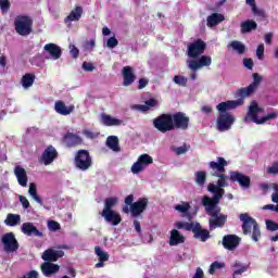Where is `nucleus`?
<instances>
[{
	"label": "nucleus",
	"instance_id": "nucleus-1",
	"mask_svg": "<svg viewBox=\"0 0 278 278\" xmlns=\"http://www.w3.org/2000/svg\"><path fill=\"white\" fill-rule=\"evenodd\" d=\"M225 166H227V161L220 156L217 157V161L208 163L212 177H218L217 184L211 182L207 186L208 192L214 194L213 198L208 195L202 198V205H204L206 214L211 216L208 219L211 231L217 227H224L227 223V215L220 214V206H218L220 199L225 197V188L229 186L227 175H225Z\"/></svg>",
	"mask_w": 278,
	"mask_h": 278
},
{
	"label": "nucleus",
	"instance_id": "nucleus-2",
	"mask_svg": "<svg viewBox=\"0 0 278 278\" xmlns=\"http://www.w3.org/2000/svg\"><path fill=\"white\" fill-rule=\"evenodd\" d=\"M240 105H242V100H230L217 104L216 110H218L219 116L217 117L216 127L218 131L231 129V125L236 123V117L227 112H229V110H236V108H240Z\"/></svg>",
	"mask_w": 278,
	"mask_h": 278
},
{
	"label": "nucleus",
	"instance_id": "nucleus-3",
	"mask_svg": "<svg viewBox=\"0 0 278 278\" xmlns=\"http://www.w3.org/2000/svg\"><path fill=\"white\" fill-rule=\"evenodd\" d=\"M264 112V109L257 105V102L252 101L248 114L244 117V123H255L256 125H264L266 121H273V118H277V113L273 112L267 114L266 116L260 118V114Z\"/></svg>",
	"mask_w": 278,
	"mask_h": 278
},
{
	"label": "nucleus",
	"instance_id": "nucleus-4",
	"mask_svg": "<svg viewBox=\"0 0 278 278\" xmlns=\"http://www.w3.org/2000/svg\"><path fill=\"white\" fill-rule=\"evenodd\" d=\"M239 218L242 223V230L244 236L252 233V240L254 242H260V238H262V231L260 230V225L257 222L247 213L240 214Z\"/></svg>",
	"mask_w": 278,
	"mask_h": 278
},
{
	"label": "nucleus",
	"instance_id": "nucleus-5",
	"mask_svg": "<svg viewBox=\"0 0 278 278\" xmlns=\"http://www.w3.org/2000/svg\"><path fill=\"white\" fill-rule=\"evenodd\" d=\"M153 127L161 131V134H166V131H173V115L162 114L153 119Z\"/></svg>",
	"mask_w": 278,
	"mask_h": 278
},
{
	"label": "nucleus",
	"instance_id": "nucleus-6",
	"mask_svg": "<svg viewBox=\"0 0 278 278\" xmlns=\"http://www.w3.org/2000/svg\"><path fill=\"white\" fill-rule=\"evenodd\" d=\"M14 25L15 31L20 36H29L31 34L33 22L31 18H29V16L18 15L14 21Z\"/></svg>",
	"mask_w": 278,
	"mask_h": 278
},
{
	"label": "nucleus",
	"instance_id": "nucleus-7",
	"mask_svg": "<svg viewBox=\"0 0 278 278\" xmlns=\"http://www.w3.org/2000/svg\"><path fill=\"white\" fill-rule=\"evenodd\" d=\"M205 49H207V43H205L203 39H197L188 45L187 55L192 60H197V58H200V55L205 53Z\"/></svg>",
	"mask_w": 278,
	"mask_h": 278
},
{
	"label": "nucleus",
	"instance_id": "nucleus-8",
	"mask_svg": "<svg viewBox=\"0 0 278 278\" xmlns=\"http://www.w3.org/2000/svg\"><path fill=\"white\" fill-rule=\"evenodd\" d=\"M150 164H153V157L147 153L141 154L137 159V162L131 165L130 172L132 175H140Z\"/></svg>",
	"mask_w": 278,
	"mask_h": 278
},
{
	"label": "nucleus",
	"instance_id": "nucleus-9",
	"mask_svg": "<svg viewBox=\"0 0 278 278\" xmlns=\"http://www.w3.org/2000/svg\"><path fill=\"white\" fill-rule=\"evenodd\" d=\"M75 166L79 170H88L92 166V159H90V153L86 150H79L75 156Z\"/></svg>",
	"mask_w": 278,
	"mask_h": 278
},
{
	"label": "nucleus",
	"instance_id": "nucleus-10",
	"mask_svg": "<svg viewBox=\"0 0 278 278\" xmlns=\"http://www.w3.org/2000/svg\"><path fill=\"white\" fill-rule=\"evenodd\" d=\"M2 244L5 253H14L18 251V241L14 236V232H7L2 236Z\"/></svg>",
	"mask_w": 278,
	"mask_h": 278
},
{
	"label": "nucleus",
	"instance_id": "nucleus-11",
	"mask_svg": "<svg viewBox=\"0 0 278 278\" xmlns=\"http://www.w3.org/2000/svg\"><path fill=\"white\" fill-rule=\"evenodd\" d=\"M187 65L190 71H201L204 66H212V56L202 55L198 60H188Z\"/></svg>",
	"mask_w": 278,
	"mask_h": 278
},
{
	"label": "nucleus",
	"instance_id": "nucleus-12",
	"mask_svg": "<svg viewBox=\"0 0 278 278\" xmlns=\"http://www.w3.org/2000/svg\"><path fill=\"white\" fill-rule=\"evenodd\" d=\"M172 123L174 125V129L186 130L190 124V117L186 116L185 113L178 112L172 115Z\"/></svg>",
	"mask_w": 278,
	"mask_h": 278
},
{
	"label": "nucleus",
	"instance_id": "nucleus-13",
	"mask_svg": "<svg viewBox=\"0 0 278 278\" xmlns=\"http://www.w3.org/2000/svg\"><path fill=\"white\" fill-rule=\"evenodd\" d=\"M58 157V150L53 148V146H49L41 154L39 162L45 166H49L53 164L55 159Z\"/></svg>",
	"mask_w": 278,
	"mask_h": 278
},
{
	"label": "nucleus",
	"instance_id": "nucleus-14",
	"mask_svg": "<svg viewBox=\"0 0 278 278\" xmlns=\"http://www.w3.org/2000/svg\"><path fill=\"white\" fill-rule=\"evenodd\" d=\"M222 244L227 251H236L240 244V237L236 235H226L223 238Z\"/></svg>",
	"mask_w": 278,
	"mask_h": 278
},
{
	"label": "nucleus",
	"instance_id": "nucleus-15",
	"mask_svg": "<svg viewBox=\"0 0 278 278\" xmlns=\"http://www.w3.org/2000/svg\"><path fill=\"white\" fill-rule=\"evenodd\" d=\"M230 181H237L241 188H250L251 178L240 172H230Z\"/></svg>",
	"mask_w": 278,
	"mask_h": 278
},
{
	"label": "nucleus",
	"instance_id": "nucleus-16",
	"mask_svg": "<svg viewBox=\"0 0 278 278\" xmlns=\"http://www.w3.org/2000/svg\"><path fill=\"white\" fill-rule=\"evenodd\" d=\"M147 205H149V200L141 198L130 205V213L132 216H140L147 210Z\"/></svg>",
	"mask_w": 278,
	"mask_h": 278
},
{
	"label": "nucleus",
	"instance_id": "nucleus-17",
	"mask_svg": "<svg viewBox=\"0 0 278 278\" xmlns=\"http://www.w3.org/2000/svg\"><path fill=\"white\" fill-rule=\"evenodd\" d=\"M41 257L45 262H58L60 257H64V251L48 249L42 253Z\"/></svg>",
	"mask_w": 278,
	"mask_h": 278
},
{
	"label": "nucleus",
	"instance_id": "nucleus-18",
	"mask_svg": "<svg viewBox=\"0 0 278 278\" xmlns=\"http://www.w3.org/2000/svg\"><path fill=\"white\" fill-rule=\"evenodd\" d=\"M101 216L106 223H111L114 227H116V225H121V214L116 211H102Z\"/></svg>",
	"mask_w": 278,
	"mask_h": 278
},
{
	"label": "nucleus",
	"instance_id": "nucleus-19",
	"mask_svg": "<svg viewBox=\"0 0 278 278\" xmlns=\"http://www.w3.org/2000/svg\"><path fill=\"white\" fill-rule=\"evenodd\" d=\"M122 75L124 77L123 86H131L136 81V74H134V67L131 66H124Z\"/></svg>",
	"mask_w": 278,
	"mask_h": 278
},
{
	"label": "nucleus",
	"instance_id": "nucleus-20",
	"mask_svg": "<svg viewBox=\"0 0 278 278\" xmlns=\"http://www.w3.org/2000/svg\"><path fill=\"white\" fill-rule=\"evenodd\" d=\"M22 233H24V236H36L37 238H42L43 236L42 232L29 222L22 224Z\"/></svg>",
	"mask_w": 278,
	"mask_h": 278
},
{
	"label": "nucleus",
	"instance_id": "nucleus-21",
	"mask_svg": "<svg viewBox=\"0 0 278 278\" xmlns=\"http://www.w3.org/2000/svg\"><path fill=\"white\" fill-rule=\"evenodd\" d=\"M14 175L20 186H22V188H27L28 178H27V172L25 170V168H23L21 165L15 166Z\"/></svg>",
	"mask_w": 278,
	"mask_h": 278
},
{
	"label": "nucleus",
	"instance_id": "nucleus-22",
	"mask_svg": "<svg viewBox=\"0 0 278 278\" xmlns=\"http://www.w3.org/2000/svg\"><path fill=\"white\" fill-rule=\"evenodd\" d=\"M54 110L56 114H61V116H68V114H73L75 111V105L66 106L63 101H56L54 103Z\"/></svg>",
	"mask_w": 278,
	"mask_h": 278
},
{
	"label": "nucleus",
	"instance_id": "nucleus-23",
	"mask_svg": "<svg viewBox=\"0 0 278 278\" xmlns=\"http://www.w3.org/2000/svg\"><path fill=\"white\" fill-rule=\"evenodd\" d=\"M43 51L49 53L52 60H60L62 58V48L55 43H48L43 47Z\"/></svg>",
	"mask_w": 278,
	"mask_h": 278
},
{
	"label": "nucleus",
	"instance_id": "nucleus-24",
	"mask_svg": "<svg viewBox=\"0 0 278 278\" xmlns=\"http://www.w3.org/2000/svg\"><path fill=\"white\" fill-rule=\"evenodd\" d=\"M100 122L105 127H121V125H123V119H118L116 117L105 114L101 115Z\"/></svg>",
	"mask_w": 278,
	"mask_h": 278
},
{
	"label": "nucleus",
	"instance_id": "nucleus-25",
	"mask_svg": "<svg viewBox=\"0 0 278 278\" xmlns=\"http://www.w3.org/2000/svg\"><path fill=\"white\" fill-rule=\"evenodd\" d=\"M81 137L73 132H67L63 137V143L65 147H77V144H81Z\"/></svg>",
	"mask_w": 278,
	"mask_h": 278
},
{
	"label": "nucleus",
	"instance_id": "nucleus-26",
	"mask_svg": "<svg viewBox=\"0 0 278 278\" xmlns=\"http://www.w3.org/2000/svg\"><path fill=\"white\" fill-rule=\"evenodd\" d=\"M192 231L194 232V238L201 240V242H205L210 239V231H207V229H203L199 223H195Z\"/></svg>",
	"mask_w": 278,
	"mask_h": 278
},
{
	"label": "nucleus",
	"instance_id": "nucleus-27",
	"mask_svg": "<svg viewBox=\"0 0 278 278\" xmlns=\"http://www.w3.org/2000/svg\"><path fill=\"white\" fill-rule=\"evenodd\" d=\"M84 15V8L76 5L74 10L65 17V23H73L79 21Z\"/></svg>",
	"mask_w": 278,
	"mask_h": 278
},
{
	"label": "nucleus",
	"instance_id": "nucleus-28",
	"mask_svg": "<svg viewBox=\"0 0 278 278\" xmlns=\"http://www.w3.org/2000/svg\"><path fill=\"white\" fill-rule=\"evenodd\" d=\"M59 270L60 265L51 262H46L41 265V271L43 273L45 277H51V275H55V273H59Z\"/></svg>",
	"mask_w": 278,
	"mask_h": 278
},
{
	"label": "nucleus",
	"instance_id": "nucleus-29",
	"mask_svg": "<svg viewBox=\"0 0 278 278\" xmlns=\"http://www.w3.org/2000/svg\"><path fill=\"white\" fill-rule=\"evenodd\" d=\"M185 241H186V238L184 237V235H181V232H179V230L173 229L170 231V237H169L170 247H177V244H184Z\"/></svg>",
	"mask_w": 278,
	"mask_h": 278
},
{
	"label": "nucleus",
	"instance_id": "nucleus-30",
	"mask_svg": "<svg viewBox=\"0 0 278 278\" xmlns=\"http://www.w3.org/2000/svg\"><path fill=\"white\" fill-rule=\"evenodd\" d=\"M256 89H254L253 86H248L245 88H241L237 91V97H239V99L237 101H242V105L244 104V99L251 97V94H253L255 92Z\"/></svg>",
	"mask_w": 278,
	"mask_h": 278
},
{
	"label": "nucleus",
	"instance_id": "nucleus-31",
	"mask_svg": "<svg viewBox=\"0 0 278 278\" xmlns=\"http://www.w3.org/2000/svg\"><path fill=\"white\" fill-rule=\"evenodd\" d=\"M223 21H225V15L220 13H213L206 18V25L207 27H216V25H219Z\"/></svg>",
	"mask_w": 278,
	"mask_h": 278
},
{
	"label": "nucleus",
	"instance_id": "nucleus-32",
	"mask_svg": "<svg viewBox=\"0 0 278 278\" xmlns=\"http://www.w3.org/2000/svg\"><path fill=\"white\" fill-rule=\"evenodd\" d=\"M4 224L8 227H16V225H21V215L9 213L4 219Z\"/></svg>",
	"mask_w": 278,
	"mask_h": 278
},
{
	"label": "nucleus",
	"instance_id": "nucleus-33",
	"mask_svg": "<svg viewBox=\"0 0 278 278\" xmlns=\"http://www.w3.org/2000/svg\"><path fill=\"white\" fill-rule=\"evenodd\" d=\"M34 81H36V75H34V74H25L22 77V80H21L23 89L27 90L28 88H31V86H34Z\"/></svg>",
	"mask_w": 278,
	"mask_h": 278
},
{
	"label": "nucleus",
	"instance_id": "nucleus-34",
	"mask_svg": "<svg viewBox=\"0 0 278 278\" xmlns=\"http://www.w3.org/2000/svg\"><path fill=\"white\" fill-rule=\"evenodd\" d=\"M106 147H109L111 151H115V152L121 151V147L118 146V137L109 136L106 139Z\"/></svg>",
	"mask_w": 278,
	"mask_h": 278
},
{
	"label": "nucleus",
	"instance_id": "nucleus-35",
	"mask_svg": "<svg viewBox=\"0 0 278 278\" xmlns=\"http://www.w3.org/2000/svg\"><path fill=\"white\" fill-rule=\"evenodd\" d=\"M252 29H257V23H255V21H245L241 23V34H249Z\"/></svg>",
	"mask_w": 278,
	"mask_h": 278
},
{
	"label": "nucleus",
	"instance_id": "nucleus-36",
	"mask_svg": "<svg viewBox=\"0 0 278 278\" xmlns=\"http://www.w3.org/2000/svg\"><path fill=\"white\" fill-rule=\"evenodd\" d=\"M194 177L195 184L200 186V188H203V186H205V181L207 180V174L203 170H200L195 172Z\"/></svg>",
	"mask_w": 278,
	"mask_h": 278
},
{
	"label": "nucleus",
	"instance_id": "nucleus-37",
	"mask_svg": "<svg viewBox=\"0 0 278 278\" xmlns=\"http://www.w3.org/2000/svg\"><path fill=\"white\" fill-rule=\"evenodd\" d=\"M28 194L36 201V203H39V205H42V199L38 195L36 184L31 182L29 185Z\"/></svg>",
	"mask_w": 278,
	"mask_h": 278
},
{
	"label": "nucleus",
	"instance_id": "nucleus-38",
	"mask_svg": "<svg viewBox=\"0 0 278 278\" xmlns=\"http://www.w3.org/2000/svg\"><path fill=\"white\" fill-rule=\"evenodd\" d=\"M197 223H188V222H176V229H186V231H193Z\"/></svg>",
	"mask_w": 278,
	"mask_h": 278
},
{
	"label": "nucleus",
	"instance_id": "nucleus-39",
	"mask_svg": "<svg viewBox=\"0 0 278 278\" xmlns=\"http://www.w3.org/2000/svg\"><path fill=\"white\" fill-rule=\"evenodd\" d=\"M118 203V198H106L104 201L103 212H112V207H114Z\"/></svg>",
	"mask_w": 278,
	"mask_h": 278
},
{
	"label": "nucleus",
	"instance_id": "nucleus-40",
	"mask_svg": "<svg viewBox=\"0 0 278 278\" xmlns=\"http://www.w3.org/2000/svg\"><path fill=\"white\" fill-rule=\"evenodd\" d=\"M174 210H176V212H179L184 216H187L188 212H190V204L188 202H181L180 204L175 205Z\"/></svg>",
	"mask_w": 278,
	"mask_h": 278
},
{
	"label": "nucleus",
	"instance_id": "nucleus-41",
	"mask_svg": "<svg viewBox=\"0 0 278 278\" xmlns=\"http://www.w3.org/2000/svg\"><path fill=\"white\" fill-rule=\"evenodd\" d=\"M235 273H233V278H237L238 275H242V273H247L249 270V266L242 265L240 262H236L233 265Z\"/></svg>",
	"mask_w": 278,
	"mask_h": 278
},
{
	"label": "nucleus",
	"instance_id": "nucleus-42",
	"mask_svg": "<svg viewBox=\"0 0 278 278\" xmlns=\"http://www.w3.org/2000/svg\"><path fill=\"white\" fill-rule=\"evenodd\" d=\"M96 255L98 256L99 262H108L110 260V254L108 252L103 251L100 247L94 248Z\"/></svg>",
	"mask_w": 278,
	"mask_h": 278
},
{
	"label": "nucleus",
	"instance_id": "nucleus-43",
	"mask_svg": "<svg viewBox=\"0 0 278 278\" xmlns=\"http://www.w3.org/2000/svg\"><path fill=\"white\" fill-rule=\"evenodd\" d=\"M230 47L233 49V51H237L239 55H242V53H244V51L247 50V47L240 41H232L230 43Z\"/></svg>",
	"mask_w": 278,
	"mask_h": 278
},
{
	"label": "nucleus",
	"instance_id": "nucleus-44",
	"mask_svg": "<svg viewBox=\"0 0 278 278\" xmlns=\"http://www.w3.org/2000/svg\"><path fill=\"white\" fill-rule=\"evenodd\" d=\"M173 81L174 84H176L177 86H181L182 88H186V86H188V78L181 75L174 76Z\"/></svg>",
	"mask_w": 278,
	"mask_h": 278
},
{
	"label": "nucleus",
	"instance_id": "nucleus-45",
	"mask_svg": "<svg viewBox=\"0 0 278 278\" xmlns=\"http://www.w3.org/2000/svg\"><path fill=\"white\" fill-rule=\"evenodd\" d=\"M189 150H190V146H186V144L174 149L176 155H184L188 153Z\"/></svg>",
	"mask_w": 278,
	"mask_h": 278
},
{
	"label": "nucleus",
	"instance_id": "nucleus-46",
	"mask_svg": "<svg viewBox=\"0 0 278 278\" xmlns=\"http://www.w3.org/2000/svg\"><path fill=\"white\" fill-rule=\"evenodd\" d=\"M108 49H114L115 47H118V39L116 37H111L106 41Z\"/></svg>",
	"mask_w": 278,
	"mask_h": 278
},
{
	"label": "nucleus",
	"instance_id": "nucleus-47",
	"mask_svg": "<svg viewBox=\"0 0 278 278\" xmlns=\"http://www.w3.org/2000/svg\"><path fill=\"white\" fill-rule=\"evenodd\" d=\"M253 84H251L250 86H253L255 90H257V87L260 86V84H262V76H260V74L254 73L253 74Z\"/></svg>",
	"mask_w": 278,
	"mask_h": 278
},
{
	"label": "nucleus",
	"instance_id": "nucleus-48",
	"mask_svg": "<svg viewBox=\"0 0 278 278\" xmlns=\"http://www.w3.org/2000/svg\"><path fill=\"white\" fill-rule=\"evenodd\" d=\"M266 228L268 229V231H277L278 230V224L270 220V219H267L266 220Z\"/></svg>",
	"mask_w": 278,
	"mask_h": 278
},
{
	"label": "nucleus",
	"instance_id": "nucleus-49",
	"mask_svg": "<svg viewBox=\"0 0 278 278\" xmlns=\"http://www.w3.org/2000/svg\"><path fill=\"white\" fill-rule=\"evenodd\" d=\"M84 136L88 138L89 140H94V138H99V132H93L91 130L85 129L83 131Z\"/></svg>",
	"mask_w": 278,
	"mask_h": 278
},
{
	"label": "nucleus",
	"instance_id": "nucleus-50",
	"mask_svg": "<svg viewBox=\"0 0 278 278\" xmlns=\"http://www.w3.org/2000/svg\"><path fill=\"white\" fill-rule=\"evenodd\" d=\"M268 175H278V161L274 162L271 166L267 168Z\"/></svg>",
	"mask_w": 278,
	"mask_h": 278
},
{
	"label": "nucleus",
	"instance_id": "nucleus-51",
	"mask_svg": "<svg viewBox=\"0 0 278 278\" xmlns=\"http://www.w3.org/2000/svg\"><path fill=\"white\" fill-rule=\"evenodd\" d=\"M48 229L50 231H58L60 229V223L55 220L48 222Z\"/></svg>",
	"mask_w": 278,
	"mask_h": 278
},
{
	"label": "nucleus",
	"instance_id": "nucleus-52",
	"mask_svg": "<svg viewBox=\"0 0 278 278\" xmlns=\"http://www.w3.org/2000/svg\"><path fill=\"white\" fill-rule=\"evenodd\" d=\"M252 13L254 14V16H261V18H266V11L258 9L257 7L252 9Z\"/></svg>",
	"mask_w": 278,
	"mask_h": 278
},
{
	"label": "nucleus",
	"instance_id": "nucleus-53",
	"mask_svg": "<svg viewBox=\"0 0 278 278\" xmlns=\"http://www.w3.org/2000/svg\"><path fill=\"white\" fill-rule=\"evenodd\" d=\"M131 110H138L139 112H149V106L146 104H135L131 106Z\"/></svg>",
	"mask_w": 278,
	"mask_h": 278
},
{
	"label": "nucleus",
	"instance_id": "nucleus-54",
	"mask_svg": "<svg viewBox=\"0 0 278 278\" xmlns=\"http://www.w3.org/2000/svg\"><path fill=\"white\" fill-rule=\"evenodd\" d=\"M256 58H258V60H264V43H260L256 48Z\"/></svg>",
	"mask_w": 278,
	"mask_h": 278
},
{
	"label": "nucleus",
	"instance_id": "nucleus-55",
	"mask_svg": "<svg viewBox=\"0 0 278 278\" xmlns=\"http://www.w3.org/2000/svg\"><path fill=\"white\" fill-rule=\"evenodd\" d=\"M222 264L218 262H214L213 264H211L208 273L210 275H214V273H216V270H218V268H222Z\"/></svg>",
	"mask_w": 278,
	"mask_h": 278
},
{
	"label": "nucleus",
	"instance_id": "nucleus-56",
	"mask_svg": "<svg viewBox=\"0 0 278 278\" xmlns=\"http://www.w3.org/2000/svg\"><path fill=\"white\" fill-rule=\"evenodd\" d=\"M70 53L73 55L75 60L79 58V49H77V47H75L74 45H70Z\"/></svg>",
	"mask_w": 278,
	"mask_h": 278
},
{
	"label": "nucleus",
	"instance_id": "nucleus-57",
	"mask_svg": "<svg viewBox=\"0 0 278 278\" xmlns=\"http://www.w3.org/2000/svg\"><path fill=\"white\" fill-rule=\"evenodd\" d=\"M0 9L2 10V12H8V10H10V1L0 0Z\"/></svg>",
	"mask_w": 278,
	"mask_h": 278
},
{
	"label": "nucleus",
	"instance_id": "nucleus-58",
	"mask_svg": "<svg viewBox=\"0 0 278 278\" xmlns=\"http://www.w3.org/2000/svg\"><path fill=\"white\" fill-rule=\"evenodd\" d=\"M83 68H84L87 73H92V71H94V65H92V63H89V62H84V63H83Z\"/></svg>",
	"mask_w": 278,
	"mask_h": 278
},
{
	"label": "nucleus",
	"instance_id": "nucleus-59",
	"mask_svg": "<svg viewBox=\"0 0 278 278\" xmlns=\"http://www.w3.org/2000/svg\"><path fill=\"white\" fill-rule=\"evenodd\" d=\"M20 202L22 203L24 210H29V200L25 195H20Z\"/></svg>",
	"mask_w": 278,
	"mask_h": 278
},
{
	"label": "nucleus",
	"instance_id": "nucleus-60",
	"mask_svg": "<svg viewBox=\"0 0 278 278\" xmlns=\"http://www.w3.org/2000/svg\"><path fill=\"white\" fill-rule=\"evenodd\" d=\"M146 105L150 110V108H157L159 103H157V100L152 98L146 101Z\"/></svg>",
	"mask_w": 278,
	"mask_h": 278
},
{
	"label": "nucleus",
	"instance_id": "nucleus-61",
	"mask_svg": "<svg viewBox=\"0 0 278 278\" xmlns=\"http://www.w3.org/2000/svg\"><path fill=\"white\" fill-rule=\"evenodd\" d=\"M243 65L249 71H253V60L252 59H243Z\"/></svg>",
	"mask_w": 278,
	"mask_h": 278
},
{
	"label": "nucleus",
	"instance_id": "nucleus-62",
	"mask_svg": "<svg viewBox=\"0 0 278 278\" xmlns=\"http://www.w3.org/2000/svg\"><path fill=\"white\" fill-rule=\"evenodd\" d=\"M265 42H266V45H271V42H273V33L265 34Z\"/></svg>",
	"mask_w": 278,
	"mask_h": 278
},
{
	"label": "nucleus",
	"instance_id": "nucleus-63",
	"mask_svg": "<svg viewBox=\"0 0 278 278\" xmlns=\"http://www.w3.org/2000/svg\"><path fill=\"white\" fill-rule=\"evenodd\" d=\"M25 278H38V271L31 270L28 274L24 275Z\"/></svg>",
	"mask_w": 278,
	"mask_h": 278
},
{
	"label": "nucleus",
	"instance_id": "nucleus-64",
	"mask_svg": "<svg viewBox=\"0 0 278 278\" xmlns=\"http://www.w3.org/2000/svg\"><path fill=\"white\" fill-rule=\"evenodd\" d=\"M193 278H203V269H201V267L197 268Z\"/></svg>",
	"mask_w": 278,
	"mask_h": 278
}]
</instances>
